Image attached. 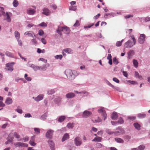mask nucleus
Listing matches in <instances>:
<instances>
[{"label":"nucleus","mask_w":150,"mask_h":150,"mask_svg":"<svg viewBox=\"0 0 150 150\" xmlns=\"http://www.w3.org/2000/svg\"><path fill=\"white\" fill-rule=\"evenodd\" d=\"M64 27H60L59 26H58V29L57 30V32L60 35H62L61 32L64 30V28H63Z\"/></svg>","instance_id":"nucleus-22"},{"label":"nucleus","mask_w":150,"mask_h":150,"mask_svg":"<svg viewBox=\"0 0 150 150\" xmlns=\"http://www.w3.org/2000/svg\"><path fill=\"white\" fill-rule=\"evenodd\" d=\"M69 10L75 11L76 10V6H71L69 8Z\"/></svg>","instance_id":"nucleus-49"},{"label":"nucleus","mask_w":150,"mask_h":150,"mask_svg":"<svg viewBox=\"0 0 150 150\" xmlns=\"http://www.w3.org/2000/svg\"><path fill=\"white\" fill-rule=\"evenodd\" d=\"M128 58L129 59L131 58L132 56L134 54V50H130L128 53Z\"/></svg>","instance_id":"nucleus-24"},{"label":"nucleus","mask_w":150,"mask_h":150,"mask_svg":"<svg viewBox=\"0 0 150 150\" xmlns=\"http://www.w3.org/2000/svg\"><path fill=\"white\" fill-rule=\"evenodd\" d=\"M12 99L9 97L7 98L5 101V103L8 105L12 104Z\"/></svg>","instance_id":"nucleus-20"},{"label":"nucleus","mask_w":150,"mask_h":150,"mask_svg":"<svg viewBox=\"0 0 150 150\" xmlns=\"http://www.w3.org/2000/svg\"><path fill=\"white\" fill-rule=\"evenodd\" d=\"M34 130L35 132V133L36 134H38L40 133V130L38 128H35L34 129Z\"/></svg>","instance_id":"nucleus-44"},{"label":"nucleus","mask_w":150,"mask_h":150,"mask_svg":"<svg viewBox=\"0 0 150 150\" xmlns=\"http://www.w3.org/2000/svg\"><path fill=\"white\" fill-rule=\"evenodd\" d=\"M5 54L6 55L9 57L12 58H14L13 54L12 53L8 51H6L5 53Z\"/></svg>","instance_id":"nucleus-34"},{"label":"nucleus","mask_w":150,"mask_h":150,"mask_svg":"<svg viewBox=\"0 0 150 150\" xmlns=\"http://www.w3.org/2000/svg\"><path fill=\"white\" fill-rule=\"evenodd\" d=\"M19 108V107H18V108L17 109H16L15 110L16 111H17V112H18V113L20 114H22L23 113V111L20 108Z\"/></svg>","instance_id":"nucleus-54"},{"label":"nucleus","mask_w":150,"mask_h":150,"mask_svg":"<svg viewBox=\"0 0 150 150\" xmlns=\"http://www.w3.org/2000/svg\"><path fill=\"white\" fill-rule=\"evenodd\" d=\"M63 51L68 54H72L73 52V50H72L71 49L69 48H67L64 49L63 50Z\"/></svg>","instance_id":"nucleus-23"},{"label":"nucleus","mask_w":150,"mask_h":150,"mask_svg":"<svg viewBox=\"0 0 150 150\" xmlns=\"http://www.w3.org/2000/svg\"><path fill=\"white\" fill-rule=\"evenodd\" d=\"M74 123H69L67 125V127L69 129H72L74 127Z\"/></svg>","instance_id":"nucleus-41"},{"label":"nucleus","mask_w":150,"mask_h":150,"mask_svg":"<svg viewBox=\"0 0 150 150\" xmlns=\"http://www.w3.org/2000/svg\"><path fill=\"white\" fill-rule=\"evenodd\" d=\"M2 14L5 17V20L8 22H10L11 21V17L13 16L12 13L10 12H6L5 13L4 11H2Z\"/></svg>","instance_id":"nucleus-2"},{"label":"nucleus","mask_w":150,"mask_h":150,"mask_svg":"<svg viewBox=\"0 0 150 150\" xmlns=\"http://www.w3.org/2000/svg\"><path fill=\"white\" fill-rule=\"evenodd\" d=\"M35 13V10L32 8H29L27 10V13L29 15H34Z\"/></svg>","instance_id":"nucleus-11"},{"label":"nucleus","mask_w":150,"mask_h":150,"mask_svg":"<svg viewBox=\"0 0 150 150\" xmlns=\"http://www.w3.org/2000/svg\"><path fill=\"white\" fill-rule=\"evenodd\" d=\"M14 145L18 147H27L28 146V145L27 144L21 142L14 143Z\"/></svg>","instance_id":"nucleus-6"},{"label":"nucleus","mask_w":150,"mask_h":150,"mask_svg":"<svg viewBox=\"0 0 150 150\" xmlns=\"http://www.w3.org/2000/svg\"><path fill=\"white\" fill-rule=\"evenodd\" d=\"M15 64V63L12 62L11 63H8L6 64V67H13V65Z\"/></svg>","instance_id":"nucleus-43"},{"label":"nucleus","mask_w":150,"mask_h":150,"mask_svg":"<svg viewBox=\"0 0 150 150\" xmlns=\"http://www.w3.org/2000/svg\"><path fill=\"white\" fill-rule=\"evenodd\" d=\"M13 4L14 7H16L18 6L19 3L17 0H14L13 2Z\"/></svg>","instance_id":"nucleus-37"},{"label":"nucleus","mask_w":150,"mask_h":150,"mask_svg":"<svg viewBox=\"0 0 150 150\" xmlns=\"http://www.w3.org/2000/svg\"><path fill=\"white\" fill-rule=\"evenodd\" d=\"M113 63L116 65H117L118 63V61L115 57H114L113 59Z\"/></svg>","instance_id":"nucleus-50"},{"label":"nucleus","mask_w":150,"mask_h":150,"mask_svg":"<svg viewBox=\"0 0 150 150\" xmlns=\"http://www.w3.org/2000/svg\"><path fill=\"white\" fill-rule=\"evenodd\" d=\"M80 25V23L79 21L76 20L75 23L74 24L73 26L74 27H77Z\"/></svg>","instance_id":"nucleus-45"},{"label":"nucleus","mask_w":150,"mask_h":150,"mask_svg":"<svg viewBox=\"0 0 150 150\" xmlns=\"http://www.w3.org/2000/svg\"><path fill=\"white\" fill-rule=\"evenodd\" d=\"M118 117L117 113L115 112H114L111 115L112 119L113 120H116Z\"/></svg>","instance_id":"nucleus-18"},{"label":"nucleus","mask_w":150,"mask_h":150,"mask_svg":"<svg viewBox=\"0 0 150 150\" xmlns=\"http://www.w3.org/2000/svg\"><path fill=\"white\" fill-rule=\"evenodd\" d=\"M94 23H90L89 24H88L87 25L84 26V28L85 30H87L88 28H90L94 25Z\"/></svg>","instance_id":"nucleus-32"},{"label":"nucleus","mask_w":150,"mask_h":150,"mask_svg":"<svg viewBox=\"0 0 150 150\" xmlns=\"http://www.w3.org/2000/svg\"><path fill=\"white\" fill-rule=\"evenodd\" d=\"M117 122L118 124H122L124 122V121L122 117H120Z\"/></svg>","instance_id":"nucleus-51"},{"label":"nucleus","mask_w":150,"mask_h":150,"mask_svg":"<svg viewBox=\"0 0 150 150\" xmlns=\"http://www.w3.org/2000/svg\"><path fill=\"white\" fill-rule=\"evenodd\" d=\"M47 117V114L46 113H45L44 114L41 116L40 117V119L42 120H44L46 119Z\"/></svg>","instance_id":"nucleus-40"},{"label":"nucleus","mask_w":150,"mask_h":150,"mask_svg":"<svg viewBox=\"0 0 150 150\" xmlns=\"http://www.w3.org/2000/svg\"><path fill=\"white\" fill-rule=\"evenodd\" d=\"M64 74L67 78L70 79H74L76 76L78 75L76 71L72 70L69 69H66L65 70Z\"/></svg>","instance_id":"nucleus-1"},{"label":"nucleus","mask_w":150,"mask_h":150,"mask_svg":"<svg viewBox=\"0 0 150 150\" xmlns=\"http://www.w3.org/2000/svg\"><path fill=\"white\" fill-rule=\"evenodd\" d=\"M69 138V135L68 133L65 134L63 136L62 139V141L64 142Z\"/></svg>","instance_id":"nucleus-25"},{"label":"nucleus","mask_w":150,"mask_h":150,"mask_svg":"<svg viewBox=\"0 0 150 150\" xmlns=\"http://www.w3.org/2000/svg\"><path fill=\"white\" fill-rule=\"evenodd\" d=\"M74 142L76 146H80L82 143L81 139L79 137H77L74 139Z\"/></svg>","instance_id":"nucleus-5"},{"label":"nucleus","mask_w":150,"mask_h":150,"mask_svg":"<svg viewBox=\"0 0 150 150\" xmlns=\"http://www.w3.org/2000/svg\"><path fill=\"white\" fill-rule=\"evenodd\" d=\"M129 37L132 39V41H133L134 43V44H136V40L134 37V35H133L130 34Z\"/></svg>","instance_id":"nucleus-46"},{"label":"nucleus","mask_w":150,"mask_h":150,"mask_svg":"<svg viewBox=\"0 0 150 150\" xmlns=\"http://www.w3.org/2000/svg\"><path fill=\"white\" fill-rule=\"evenodd\" d=\"M112 88H113L115 90L118 91H119L120 92H122L121 89L118 87L115 86H113V87H112Z\"/></svg>","instance_id":"nucleus-48"},{"label":"nucleus","mask_w":150,"mask_h":150,"mask_svg":"<svg viewBox=\"0 0 150 150\" xmlns=\"http://www.w3.org/2000/svg\"><path fill=\"white\" fill-rule=\"evenodd\" d=\"M102 146V145L100 143H98L96 144V147L97 148H100Z\"/></svg>","instance_id":"nucleus-64"},{"label":"nucleus","mask_w":150,"mask_h":150,"mask_svg":"<svg viewBox=\"0 0 150 150\" xmlns=\"http://www.w3.org/2000/svg\"><path fill=\"white\" fill-rule=\"evenodd\" d=\"M122 44L120 41H117L116 43V45L117 47H120L121 46Z\"/></svg>","instance_id":"nucleus-63"},{"label":"nucleus","mask_w":150,"mask_h":150,"mask_svg":"<svg viewBox=\"0 0 150 150\" xmlns=\"http://www.w3.org/2000/svg\"><path fill=\"white\" fill-rule=\"evenodd\" d=\"M6 70L10 71H12L13 70V67H6Z\"/></svg>","instance_id":"nucleus-61"},{"label":"nucleus","mask_w":150,"mask_h":150,"mask_svg":"<svg viewBox=\"0 0 150 150\" xmlns=\"http://www.w3.org/2000/svg\"><path fill=\"white\" fill-rule=\"evenodd\" d=\"M127 118L129 120L133 121L135 120L136 119V117L135 116H129Z\"/></svg>","instance_id":"nucleus-57"},{"label":"nucleus","mask_w":150,"mask_h":150,"mask_svg":"<svg viewBox=\"0 0 150 150\" xmlns=\"http://www.w3.org/2000/svg\"><path fill=\"white\" fill-rule=\"evenodd\" d=\"M34 140L35 136H33L29 142L30 144L33 146H34L36 145V144L34 142Z\"/></svg>","instance_id":"nucleus-21"},{"label":"nucleus","mask_w":150,"mask_h":150,"mask_svg":"<svg viewBox=\"0 0 150 150\" xmlns=\"http://www.w3.org/2000/svg\"><path fill=\"white\" fill-rule=\"evenodd\" d=\"M74 92L77 94H85L87 93V92L85 91H83L81 92H78L77 91H74Z\"/></svg>","instance_id":"nucleus-52"},{"label":"nucleus","mask_w":150,"mask_h":150,"mask_svg":"<svg viewBox=\"0 0 150 150\" xmlns=\"http://www.w3.org/2000/svg\"><path fill=\"white\" fill-rule=\"evenodd\" d=\"M64 30H65L67 32V34H69L70 31V29L68 27H67L66 26H64Z\"/></svg>","instance_id":"nucleus-42"},{"label":"nucleus","mask_w":150,"mask_h":150,"mask_svg":"<svg viewBox=\"0 0 150 150\" xmlns=\"http://www.w3.org/2000/svg\"><path fill=\"white\" fill-rule=\"evenodd\" d=\"M55 58L57 59H61L62 58V55H57L55 56Z\"/></svg>","instance_id":"nucleus-60"},{"label":"nucleus","mask_w":150,"mask_h":150,"mask_svg":"<svg viewBox=\"0 0 150 150\" xmlns=\"http://www.w3.org/2000/svg\"><path fill=\"white\" fill-rule=\"evenodd\" d=\"M54 131L52 129L48 130L46 134V136L47 138L52 139V137Z\"/></svg>","instance_id":"nucleus-8"},{"label":"nucleus","mask_w":150,"mask_h":150,"mask_svg":"<svg viewBox=\"0 0 150 150\" xmlns=\"http://www.w3.org/2000/svg\"><path fill=\"white\" fill-rule=\"evenodd\" d=\"M92 114L91 112L86 110H85L83 112L82 117L83 118H87L90 116Z\"/></svg>","instance_id":"nucleus-7"},{"label":"nucleus","mask_w":150,"mask_h":150,"mask_svg":"<svg viewBox=\"0 0 150 150\" xmlns=\"http://www.w3.org/2000/svg\"><path fill=\"white\" fill-rule=\"evenodd\" d=\"M49 64H48L43 65L42 66L39 67V70L41 71H45L46 70L47 68L49 67Z\"/></svg>","instance_id":"nucleus-16"},{"label":"nucleus","mask_w":150,"mask_h":150,"mask_svg":"<svg viewBox=\"0 0 150 150\" xmlns=\"http://www.w3.org/2000/svg\"><path fill=\"white\" fill-rule=\"evenodd\" d=\"M61 98L59 97L56 98L54 100V103L58 105H59L60 103Z\"/></svg>","instance_id":"nucleus-19"},{"label":"nucleus","mask_w":150,"mask_h":150,"mask_svg":"<svg viewBox=\"0 0 150 150\" xmlns=\"http://www.w3.org/2000/svg\"><path fill=\"white\" fill-rule=\"evenodd\" d=\"M135 44L132 40H129L124 44V46L126 48H130Z\"/></svg>","instance_id":"nucleus-4"},{"label":"nucleus","mask_w":150,"mask_h":150,"mask_svg":"<svg viewBox=\"0 0 150 150\" xmlns=\"http://www.w3.org/2000/svg\"><path fill=\"white\" fill-rule=\"evenodd\" d=\"M66 117L64 116H61L58 117V121L59 122H63L65 119Z\"/></svg>","instance_id":"nucleus-26"},{"label":"nucleus","mask_w":150,"mask_h":150,"mask_svg":"<svg viewBox=\"0 0 150 150\" xmlns=\"http://www.w3.org/2000/svg\"><path fill=\"white\" fill-rule=\"evenodd\" d=\"M127 82L128 83L132 85L137 84V83L136 82L133 81H131L129 80L127 81Z\"/></svg>","instance_id":"nucleus-53"},{"label":"nucleus","mask_w":150,"mask_h":150,"mask_svg":"<svg viewBox=\"0 0 150 150\" xmlns=\"http://www.w3.org/2000/svg\"><path fill=\"white\" fill-rule=\"evenodd\" d=\"M50 6L51 8H52L54 10H56L57 8V5L55 4H52L50 5Z\"/></svg>","instance_id":"nucleus-58"},{"label":"nucleus","mask_w":150,"mask_h":150,"mask_svg":"<svg viewBox=\"0 0 150 150\" xmlns=\"http://www.w3.org/2000/svg\"><path fill=\"white\" fill-rule=\"evenodd\" d=\"M98 111L99 113L101 114V115L102 116V117L105 120L107 118V115L106 113L105 108L103 107H100L99 109L98 110Z\"/></svg>","instance_id":"nucleus-3"},{"label":"nucleus","mask_w":150,"mask_h":150,"mask_svg":"<svg viewBox=\"0 0 150 150\" xmlns=\"http://www.w3.org/2000/svg\"><path fill=\"white\" fill-rule=\"evenodd\" d=\"M139 20L142 19V20H144L145 22H147L150 21V17H146L144 19H142V18H139Z\"/></svg>","instance_id":"nucleus-39"},{"label":"nucleus","mask_w":150,"mask_h":150,"mask_svg":"<svg viewBox=\"0 0 150 150\" xmlns=\"http://www.w3.org/2000/svg\"><path fill=\"white\" fill-rule=\"evenodd\" d=\"M17 40L19 45L20 46H22L23 45V43L22 41L19 39H18Z\"/></svg>","instance_id":"nucleus-62"},{"label":"nucleus","mask_w":150,"mask_h":150,"mask_svg":"<svg viewBox=\"0 0 150 150\" xmlns=\"http://www.w3.org/2000/svg\"><path fill=\"white\" fill-rule=\"evenodd\" d=\"M102 138L100 137H95L92 140L93 142H100L101 141Z\"/></svg>","instance_id":"nucleus-29"},{"label":"nucleus","mask_w":150,"mask_h":150,"mask_svg":"<svg viewBox=\"0 0 150 150\" xmlns=\"http://www.w3.org/2000/svg\"><path fill=\"white\" fill-rule=\"evenodd\" d=\"M145 148V147L144 145H141L138 147V150H144Z\"/></svg>","instance_id":"nucleus-47"},{"label":"nucleus","mask_w":150,"mask_h":150,"mask_svg":"<svg viewBox=\"0 0 150 150\" xmlns=\"http://www.w3.org/2000/svg\"><path fill=\"white\" fill-rule=\"evenodd\" d=\"M28 74H25L24 75V78L25 80L28 81H31L32 79L30 77H28Z\"/></svg>","instance_id":"nucleus-38"},{"label":"nucleus","mask_w":150,"mask_h":150,"mask_svg":"<svg viewBox=\"0 0 150 150\" xmlns=\"http://www.w3.org/2000/svg\"><path fill=\"white\" fill-rule=\"evenodd\" d=\"M137 116L139 119H143L146 117V114L145 113H139L137 114Z\"/></svg>","instance_id":"nucleus-27"},{"label":"nucleus","mask_w":150,"mask_h":150,"mask_svg":"<svg viewBox=\"0 0 150 150\" xmlns=\"http://www.w3.org/2000/svg\"><path fill=\"white\" fill-rule=\"evenodd\" d=\"M34 32L32 31H29L25 32L24 35L25 36L28 35L30 37L34 38Z\"/></svg>","instance_id":"nucleus-15"},{"label":"nucleus","mask_w":150,"mask_h":150,"mask_svg":"<svg viewBox=\"0 0 150 150\" xmlns=\"http://www.w3.org/2000/svg\"><path fill=\"white\" fill-rule=\"evenodd\" d=\"M44 33V31L41 29L39 30L38 31V34L40 36H42Z\"/></svg>","instance_id":"nucleus-59"},{"label":"nucleus","mask_w":150,"mask_h":150,"mask_svg":"<svg viewBox=\"0 0 150 150\" xmlns=\"http://www.w3.org/2000/svg\"><path fill=\"white\" fill-rule=\"evenodd\" d=\"M7 141L5 142V144H10V143L12 142L13 140L12 139H9V138H7Z\"/></svg>","instance_id":"nucleus-55"},{"label":"nucleus","mask_w":150,"mask_h":150,"mask_svg":"<svg viewBox=\"0 0 150 150\" xmlns=\"http://www.w3.org/2000/svg\"><path fill=\"white\" fill-rule=\"evenodd\" d=\"M48 143L51 150H55L54 144V142L52 140H49L48 141Z\"/></svg>","instance_id":"nucleus-14"},{"label":"nucleus","mask_w":150,"mask_h":150,"mask_svg":"<svg viewBox=\"0 0 150 150\" xmlns=\"http://www.w3.org/2000/svg\"><path fill=\"white\" fill-rule=\"evenodd\" d=\"M145 37V35L144 34L140 35L138 40L140 44H143L144 43Z\"/></svg>","instance_id":"nucleus-10"},{"label":"nucleus","mask_w":150,"mask_h":150,"mask_svg":"<svg viewBox=\"0 0 150 150\" xmlns=\"http://www.w3.org/2000/svg\"><path fill=\"white\" fill-rule=\"evenodd\" d=\"M55 92V91L54 89H51L49 90L47 92V93L48 95H52Z\"/></svg>","instance_id":"nucleus-35"},{"label":"nucleus","mask_w":150,"mask_h":150,"mask_svg":"<svg viewBox=\"0 0 150 150\" xmlns=\"http://www.w3.org/2000/svg\"><path fill=\"white\" fill-rule=\"evenodd\" d=\"M75 96L74 93L72 92H70L67 93L66 95V97L68 98H74Z\"/></svg>","instance_id":"nucleus-17"},{"label":"nucleus","mask_w":150,"mask_h":150,"mask_svg":"<svg viewBox=\"0 0 150 150\" xmlns=\"http://www.w3.org/2000/svg\"><path fill=\"white\" fill-rule=\"evenodd\" d=\"M116 129L118 130L119 131L115 132V135H118L121 134H123L124 132L123 129L121 127H118Z\"/></svg>","instance_id":"nucleus-12"},{"label":"nucleus","mask_w":150,"mask_h":150,"mask_svg":"<svg viewBox=\"0 0 150 150\" xmlns=\"http://www.w3.org/2000/svg\"><path fill=\"white\" fill-rule=\"evenodd\" d=\"M105 132L109 135H111L113 134H115V132H112L110 129H106L105 131Z\"/></svg>","instance_id":"nucleus-30"},{"label":"nucleus","mask_w":150,"mask_h":150,"mask_svg":"<svg viewBox=\"0 0 150 150\" xmlns=\"http://www.w3.org/2000/svg\"><path fill=\"white\" fill-rule=\"evenodd\" d=\"M133 62L134 66L135 68H137L138 66V63L137 60L134 59L133 60Z\"/></svg>","instance_id":"nucleus-36"},{"label":"nucleus","mask_w":150,"mask_h":150,"mask_svg":"<svg viewBox=\"0 0 150 150\" xmlns=\"http://www.w3.org/2000/svg\"><path fill=\"white\" fill-rule=\"evenodd\" d=\"M115 140L116 142L119 143H123L124 142L123 140L122 139L119 138H115Z\"/></svg>","instance_id":"nucleus-33"},{"label":"nucleus","mask_w":150,"mask_h":150,"mask_svg":"<svg viewBox=\"0 0 150 150\" xmlns=\"http://www.w3.org/2000/svg\"><path fill=\"white\" fill-rule=\"evenodd\" d=\"M133 125L135 128L137 130H139L140 129L141 126L138 122H135L133 124Z\"/></svg>","instance_id":"nucleus-28"},{"label":"nucleus","mask_w":150,"mask_h":150,"mask_svg":"<svg viewBox=\"0 0 150 150\" xmlns=\"http://www.w3.org/2000/svg\"><path fill=\"white\" fill-rule=\"evenodd\" d=\"M44 96L43 94H40L38 95L37 97H33V98L36 102H39L42 100L44 98Z\"/></svg>","instance_id":"nucleus-9"},{"label":"nucleus","mask_w":150,"mask_h":150,"mask_svg":"<svg viewBox=\"0 0 150 150\" xmlns=\"http://www.w3.org/2000/svg\"><path fill=\"white\" fill-rule=\"evenodd\" d=\"M15 36L16 39H19L20 38V33L17 31H16L14 32Z\"/></svg>","instance_id":"nucleus-31"},{"label":"nucleus","mask_w":150,"mask_h":150,"mask_svg":"<svg viewBox=\"0 0 150 150\" xmlns=\"http://www.w3.org/2000/svg\"><path fill=\"white\" fill-rule=\"evenodd\" d=\"M39 25L42 27H46L47 26V24L46 23L42 22L41 23L39 24Z\"/></svg>","instance_id":"nucleus-56"},{"label":"nucleus","mask_w":150,"mask_h":150,"mask_svg":"<svg viewBox=\"0 0 150 150\" xmlns=\"http://www.w3.org/2000/svg\"><path fill=\"white\" fill-rule=\"evenodd\" d=\"M42 14L47 16H49L50 13L51 12L47 8H44L43 10Z\"/></svg>","instance_id":"nucleus-13"}]
</instances>
